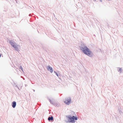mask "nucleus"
I'll return each instance as SVG.
<instances>
[{
    "label": "nucleus",
    "instance_id": "obj_16",
    "mask_svg": "<svg viewBox=\"0 0 123 123\" xmlns=\"http://www.w3.org/2000/svg\"><path fill=\"white\" fill-rule=\"evenodd\" d=\"M25 86H27V85H25Z\"/></svg>",
    "mask_w": 123,
    "mask_h": 123
},
{
    "label": "nucleus",
    "instance_id": "obj_13",
    "mask_svg": "<svg viewBox=\"0 0 123 123\" xmlns=\"http://www.w3.org/2000/svg\"><path fill=\"white\" fill-rule=\"evenodd\" d=\"M72 112L73 113V114H74H74H75V113H74V112H72Z\"/></svg>",
    "mask_w": 123,
    "mask_h": 123
},
{
    "label": "nucleus",
    "instance_id": "obj_14",
    "mask_svg": "<svg viewBox=\"0 0 123 123\" xmlns=\"http://www.w3.org/2000/svg\"><path fill=\"white\" fill-rule=\"evenodd\" d=\"M29 16H31V14H30L29 15Z\"/></svg>",
    "mask_w": 123,
    "mask_h": 123
},
{
    "label": "nucleus",
    "instance_id": "obj_4",
    "mask_svg": "<svg viewBox=\"0 0 123 123\" xmlns=\"http://www.w3.org/2000/svg\"><path fill=\"white\" fill-rule=\"evenodd\" d=\"M47 69L48 70L50 71L51 73H52L53 72V68L51 67L50 66H48L47 67Z\"/></svg>",
    "mask_w": 123,
    "mask_h": 123
},
{
    "label": "nucleus",
    "instance_id": "obj_18",
    "mask_svg": "<svg viewBox=\"0 0 123 123\" xmlns=\"http://www.w3.org/2000/svg\"><path fill=\"white\" fill-rule=\"evenodd\" d=\"M33 90L34 92L35 91V90Z\"/></svg>",
    "mask_w": 123,
    "mask_h": 123
},
{
    "label": "nucleus",
    "instance_id": "obj_11",
    "mask_svg": "<svg viewBox=\"0 0 123 123\" xmlns=\"http://www.w3.org/2000/svg\"><path fill=\"white\" fill-rule=\"evenodd\" d=\"M119 68V69H118L117 71L118 72H120V73H121V72H122V69L121 68Z\"/></svg>",
    "mask_w": 123,
    "mask_h": 123
},
{
    "label": "nucleus",
    "instance_id": "obj_9",
    "mask_svg": "<svg viewBox=\"0 0 123 123\" xmlns=\"http://www.w3.org/2000/svg\"><path fill=\"white\" fill-rule=\"evenodd\" d=\"M13 48L15 49V50L16 51H18V49L16 46L15 45V47H14Z\"/></svg>",
    "mask_w": 123,
    "mask_h": 123
},
{
    "label": "nucleus",
    "instance_id": "obj_5",
    "mask_svg": "<svg viewBox=\"0 0 123 123\" xmlns=\"http://www.w3.org/2000/svg\"><path fill=\"white\" fill-rule=\"evenodd\" d=\"M12 107L13 108H15L16 105V102L15 101H13L12 103Z\"/></svg>",
    "mask_w": 123,
    "mask_h": 123
},
{
    "label": "nucleus",
    "instance_id": "obj_7",
    "mask_svg": "<svg viewBox=\"0 0 123 123\" xmlns=\"http://www.w3.org/2000/svg\"><path fill=\"white\" fill-rule=\"evenodd\" d=\"M53 117L52 116H51V117H48V120L49 121H50V120L52 121L53 120Z\"/></svg>",
    "mask_w": 123,
    "mask_h": 123
},
{
    "label": "nucleus",
    "instance_id": "obj_8",
    "mask_svg": "<svg viewBox=\"0 0 123 123\" xmlns=\"http://www.w3.org/2000/svg\"><path fill=\"white\" fill-rule=\"evenodd\" d=\"M48 99L49 101L50 102V103L51 104L53 105H55L54 103L50 99H49V98Z\"/></svg>",
    "mask_w": 123,
    "mask_h": 123
},
{
    "label": "nucleus",
    "instance_id": "obj_12",
    "mask_svg": "<svg viewBox=\"0 0 123 123\" xmlns=\"http://www.w3.org/2000/svg\"><path fill=\"white\" fill-rule=\"evenodd\" d=\"M54 72L55 74H56V75L58 76V77L59 76V75H58V74L56 72H55V71H54Z\"/></svg>",
    "mask_w": 123,
    "mask_h": 123
},
{
    "label": "nucleus",
    "instance_id": "obj_10",
    "mask_svg": "<svg viewBox=\"0 0 123 123\" xmlns=\"http://www.w3.org/2000/svg\"><path fill=\"white\" fill-rule=\"evenodd\" d=\"M19 70L20 71V70H21V71H22L23 72V68L21 66H20L19 68Z\"/></svg>",
    "mask_w": 123,
    "mask_h": 123
},
{
    "label": "nucleus",
    "instance_id": "obj_2",
    "mask_svg": "<svg viewBox=\"0 0 123 123\" xmlns=\"http://www.w3.org/2000/svg\"><path fill=\"white\" fill-rule=\"evenodd\" d=\"M66 117L69 119L68 122L69 123H74L75 121L74 120H77L78 118L77 117L73 116L71 117L70 115H68Z\"/></svg>",
    "mask_w": 123,
    "mask_h": 123
},
{
    "label": "nucleus",
    "instance_id": "obj_17",
    "mask_svg": "<svg viewBox=\"0 0 123 123\" xmlns=\"http://www.w3.org/2000/svg\"><path fill=\"white\" fill-rule=\"evenodd\" d=\"M1 55L0 54V57H1Z\"/></svg>",
    "mask_w": 123,
    "mask_h": 123
},
{
    "label": "nucleus",
    "instance_id": "obj_15",
    "mask_svg": "<svg viewBox=\"0 0 123 123\" xmlns=\"http://www.w3.org/2000/svg\"><path fill=\"white\" fill-rule=\"evenodd\" d=\"M100 1H101V2H102V0H99Z\"/></svg>",
    "mask_w": 123,
    "mask_h": 123
},
{
    "label": "nucleus",
    "instance_id": "obj_6",
    "mask_svg": "<svg viewBox=\"0 0 123 123\" xmlns=\"http://www.w3.org/2000/svg\"><path fill=\"white\" fill-rule=\"evenodd\" d=\"M14 42V41L12 40H11L10 42V44L13 47L15 46Z\"/></svg>",
    "mask_w": 123,
    "mask_h": 123
},
{
    "label": "nucleus",
    "instance_id": "obj_3",
    "mask_svg": "<svg viewBox=\"0 0 123 123\" xmlns=\"http://www.w3.org/2000/svg\"><path fill=\"white\" fill-rule=\"evenodd\" d=\"M71 98L70 97H68L65 98L64 102L66 104L69 105L71 103Z\"/></svg>",
    "mask_w": 123,
    "mask_h": 123
},
{
    "label": "nucleus",
    "instance_id": "obj_1",
    "mask_svg": "<svg viewBox=\"0 0 123 123\" xmlns=\"http://www.w3.org/2000/svg\"><path fill=\"white\" fill-rule=\"evenodd\" d=\"M80 49L82 51L83 53L88 56L92 57L94 55L92 52L91 51L86 45L81 43L79 46Z\"/></svg>",
    "mask_w": 123,
    "mask_h": 123
}]
</instances>
